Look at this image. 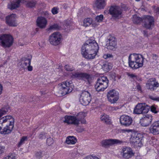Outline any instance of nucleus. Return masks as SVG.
Segmentation results:
<instances>
[{
  "label": "nucleus",
  "instance_id": "1",
  "mask_svg": "<svg viewBox=\"0 0 159 159\" xmlns=\"http://www.w3.org/2000/svg\"><path fill=\"white\" fill-rule=\"evenodd\" d=\"M9 110V107L6 106L0 109V133L8 134L11 132L14 126V120L10 116L2 117Z\"/></svg>",
  "mask_w": 159,
  "mask_h": 159
},
{
  "label": "nucleus",
  "instance_id": "2",
  "mask_svg": "<svg viewBox=\"0 0 159 159\" xmlns=\"http://www.w3.org/2000/svg\"><path fill=\"white\" fill-rule=\"evenodd\" d=\"M98 46L94 40L89 39L82 46L81 50L83 56L91 60L95 58L98 50Z\"/></svg>",
  "mask_w": 159,
  "mask_h": 159
},
{
  "label": "nucleus",
  "instance_id": "3",
  "mask_svg": "<svg viewBox=\"0 0 159 159\" xmlns=\"http://www.w3.org/2000/svg\"><path fill=\"white\" fill-rule=\"evenodd\" d=\"M144 58L140 54L133 53L128 57L129 66L133 69H136L143 66Z\"/></svg>",
  "mask_w": 159,
  "mask_h": 159
},
{
  "label": "nucleus",
  "instance_id": "4",
  "mask_svg": "<svg viewBox=\"0 0 159 159\" xmlns=\"http://www.w3.org/2000/svg\"><path fill=\"white\" fill-rule=\"evenodd\" d=\"M86 116V113L84 112H81L79 113L76 117L73 116H66L64 122L68 124H73L78 125L80 121L82 124H85L86 121L84 118Z\"/></svg>",
  "mask_w": 159,
  "mask_h": 159
},
{
  "label": "nucleus",
  "instance_id": "5",
  "mask_svg": "<svg viewBox=\"0 0 159 159\" xmlns=\"http://www.w3.org/2000/svg\"><path fill=\"white\" fill-rule=\"evenodd\" d=\"M133 21L135 24H139L142 21L143 22V26L148 29H150L154 25V19L152 16H144L143 18L134 15L133 16Z\"/></svg>",
  "mask_w": 159,
  "mask_h": 159
},
{
  "label": "nucleus",
  "instance_id": "6",
  "mask_svg": "<svg viewBox=\"0 0 159 159\" xmlns=\"http://www.w3.org/2000/svg\"><path fill=\"white\" fill-rule=\"evenodd\" d=\"M71 81H66L61 83L59 85V92L62 95H65L70 93L73 87Z\"/></svg>",
  "mask_w": 159,
  "mask_h": 159
},
{
  "label": "nucleus",
  "instance_id": "7",
  "mask_svg": "<svg viewBox=\"0 0 159 159\" xmlns=\"http://www.w3.org/2000/svg\"><path fill=\"white\" fill-rule=\"evenodd\" d=\"M108 80L106 77L102 76L98 79L95 86L98 91H103L108 87Z\"/></svg>",
  "mask_w": 159,
  "mask_h": 159
},
{
  "label": "nucleus",
  "instance_id": "8",
  "mask_svg": "<svg viewBox=\"0 0 159 159\" xmlns=\"http://www.w3.org/2000/svg\"><path fill=\"white\" fill-rule=\"evenodd\" d=\"M13 43L12 36L9 34L0 35V45L4 48H9Z\"/></svg>",
  "mask_w": 159,
  "mask_h": 159
},
{
  "label": "nucleus",
  "instance_id": "9",
  "mask_svg": "<svg viewBox=\"0 0 159 159\" xmlns=\"http://www.w3.org/2000/svg\"><path fill=\"white\" fill-rule=\"evenodd\" d=\"M144 138V137L140 134L134 133L131 135L129 140L135 146L141 147L143 145Z\"/></svg>",
  "mask_w": 159,
  "mask_h": 159
},
{
  "label": "nucleus",
  "instance_id": "10",
  "mask_svg": "<svg viewBox=\"0 0 159 159\" xmlns=\"http://www.w3.org/2000/svg\"><path fill=\"white\" fill-rule=\"evenodd\" d=\"M109 11L110 14L115 19H119L122 17V10L120 7L117 6H111Z\"/></svg>",
  "mask_w": 159,
  "mask_h": 159
},
{
  "label": "nucleus",
  "instance_id": "11",
  "mask_svg": "<svg viewBox=\"0 0 159 159\" xmlns=\"http://www.w3.org/2000/svg\"><path fill=\"white\" fill-rule=\"evenodd\" d=\"M150 108V107L145 103H138L135 107L134 112L137 114H145L148 112Z\"/></svg>",
  "mask_w": 159,
  "mask_h": 159
},
{
  "label": "nucleus",
  "instance_id": "12",
  "mask_svg": "<svg viewBox=\"0 0 159 159\" xmlns=\"http://www.w3.org/2000/svg\"><path fill=\"white\" fill-rule=\"evenodd\" d=\"M62 39V36L61 34L58 32H56L50 36L49 41L52 45L56 46L61 43Z\"/></svg>",
  "mask_w": 159,
  "mask_h": 159
},
{
  "label": "nucleus",
  "instance_id": "13",
  "mask_svg": "<svg viewBox=\"0 0 159 159\" xmlns=\"http://www.w3.org/2000/svg\"><path fill=\"white\" fill-rule=\"evenodd\" d=\"M91 99L90 94L87 91H83L80 96V101L81 103L84 106L89 104Z\"/></svg>",
  "mask_w": 159,
  "mask_h": 159
},
{
  "label": "nucleus",
  "instance_id": "14",
  "mask_svg": "<svg viewBox=\"0 0 159 159\" xmlns=\"http://www.w3.org/2000/svg\"><path fill=\"white\" fill-rule=\"evenodd\" d=\"M107 97L108 100L111 103H115L119 98V93L115 90H110L107 93Z\"/></svg>",
  "mask_w": 159,
  "mask_h": 159
},
{
  "label": "nucleus",
  "instance_id": "15",
  "mask_svg": "<svg viewBox=\"0 0 159 159\" xmlns=\"http://www.w3.org/2000/svg\"><path fill=\"white\" fill-rule=\"evenodd\" d=\"M120 122L121 125L128 127L132 124L133 122L132 118L126 115H122L120 117Z\"/></svg>",
  "mask_w": 159,
  "mask_h": 159
},
{
  "label": "nucleus",
  "instance_id": "16",
  "mask_svg": "<svg viewBox=\"0 0 159 159\" xmlns=\"http://www.w3.org/2000/svg\"><path fill=\"white\" fill-rule=\"evenodd\" d=\"M146 86L147 89L154 91L159 87V84L156 81L155 78H153L149 80Z\"/></svg>",
  "mask_w": 159,
  "mask_h": 159
},
{
  "label": "nucleus",
  "instance_id": "17",
  "mask_svg": "<svg viewBox=\"0 0 159 159\" xmlns=\"http://www.w3.org/2000/svg\"><path fill=\"white\" fill-rule=\"evenodd\" d=\"M16 16L15 14L8 15L6 17V22L9 26H16L18 25L16 20Z\"/></svg>",
  "mask_w": 159,
  "mask_h": 159
},
{
  "label": "nucleus",
  "instance_id": "18",
  "mask_svg": "<svg viewBox=\"0 0 159 159\" xmlns=\"http://www.w3.org/2000/svg\"><path fill=\"white\" fill-rule=\"evenodd\" d=\"M152 120V116L147 115L140 119V123L142 126L146 127L151 123Z\"/></svg>",
  "mask_w": 159,
  "mask_h": 159
},
{
  "label": "nucleus",
  "instance_id": "19",
  "mask_svg": "<svg viewBox=\"0 0 159 159\" xmlns=\"http://www.w3.org/2000/svg\"><path fill=\"white\" fill-rule=\"evenodd\" d=\"M149 130L150 133L154 135L159 134V120L153 122L150 127Z\"/></svg>",
  "mask_w": 159,
  "mask_h": 159
},
{
  "label": "nucleus",
  "instance_id": "20",
  "mask_svg": "<svg viewBox=\"0 0 159 159\" xmlns=\"http://www.w3.org/2000/svg\"><path fill=\"white\" fill-rule=\"evenodd\" d=\"M47 23V21L45 18L42 16L38 17L36 20L37 25L41 29L45 28Z\"/></svg>",
  "mask_w": 159,
  "mask_h": 159
},
{
  "label": "nucleus",
  "instance_id": "21",
  "mask_svg": "<svg viewBox=\"0 0 159 159\" xmlns=\"http://www.w3.org/2000/svg\"><path fill=\"white\" fill-rule=\"evenodd\" d=\"M120 142L121 141L117 139H109L102 140L101 144L102 146L105 147L108 145L120 143Z\"/></svg>",
  "mask_w": 159,
  "mask_h": 159
},
{
  "label": "nucleus",
  "instance_id": "22",
  "mask_svg": "<svg viewBox=\"0 0 159 159\" xmlns=\"http://www.w3.org/2000/svg\"><path fill=\"white\" fill-rule=\"evenodd\" d=\"M107 46L108 49L113 50L116 46V42L115 38L113 37H111L107 41Z\"/></svg>",
  "mask_w": 159,
  "mask_h": 159
},
{
  "label": "nucleus",
  "instance_id": "23",
  "mask_svg": "<svg viewBox=\"0 0 159 159\" xmlns=\"http://www.w3.org/2000/svg\"><path fill=\"white\" fill-rule=\"evenodd\" d=\"M121 152L123 153V157L126 158H129L133 155L132 150L130 148H124Z\"/></svg>",
  "mask_w": 159,
  "mask_h": 159
},
{
  "label": "nucleus",
  "instance_id": "24",
  "mask_svg": "<svg viewBox=\"0 0 159 159\" xmlns=\"http://www.w3.org/2000/svg\"><path fill=\"white\" fill-rule=\"evenodd\" d=\"M20 2H23V0H15L8 4V8L11 10L15 9L19 7Z\"/></svg>",
  "mask_w": 159,
  "mask_h": 159
},
{
  "label": "nucleus",
  "instance_id": "25",
  "mask_svg": "<svg viewBox=\"0 0 159 159\" xmlns=\"http://www.w3.org/2000/svg\"><path fill=\"white\" fill-rule=\"evenodd\" d=\"M107 0H96L95 3V7L99 9L104 8L106 5Z\"/></svg>",
  "mask_w": 159,
  "mask_h": 159
},
{
  "label": "nucleus",
  "instance_id": "26",
  "mask_svg": "<svg viewBox=\"0 0 159 159\" xmlns=\"http://www.w3.org/2000/svg\"><path fill=\"white\" fill-rule=\"evenodd\" d=\"M101 120L107 124L111 123V120L109 116L105 114H102L100 117Z\"/></svg>",
  "mask_w": 159,
  "mask_h": 159
},
{
  "label": "nucleus",
  "instance_id": "27",
  "mask_svg": "<svg viewBox=\"0 0 159 159\" xmlns=\"http://www.w3.org/2000/svg\"><path fill=\"white\" fill-rule=\"evenodd\" d=\"M31 63V59L24 58L22 59L20 66L24 69L27 68L28 65H30Z\"/></svg>",
  "mask_w": 159,
  "mask_h": 159
},
{
  "label": "nucleus",
  "instance_id": "28",
  "mask_svg": "<svg viewBox=\"0 0 159 159\" xmlns=\"http://www.w3.org/2000/svg\"><path fill=\"white\" fill-rule=\"evenodd\" d=\"M76 139L73 136H69L67 137L66 143L67 144H74L77 142Z\"/></svg>",
  "mask_w": 159,
  "mask_h": 159
},
{
  "label": "nucleus",
  "instance_id": "29",
  "mask_svg": "<svg viewBox=\"0 0 159 159\" xmlns=\"http://www.w3.org/2000/svg\"><path fill=\"white\" fill-rule=\"evenodd\" d=\"M80 80H87L89 82L91 79L90 75L87 73L80 72Z\"/></svg>",
  "mask_w": 159,
  "mask_h": 159
},
{
  "label": "nucleus",
  "instance_id": "30",
  "mask_svg": "<svg viewBox=\"0 0 159 159\" xmlns=\"http://www.w3.org/2000/svg\"><path fill=\"white\" fill-rule=\"evenodd\" d=\"M103 18V16L102 15H101L99 16H97L95 19V22H93L92 26L93 27H96L99 25V23L101 22Z\"/></svg>",
  "mask_w": 159,
  "mask_h": 159
},
{
  "label": "nucleus",
  "instance_id": "31",
  "mask_svg": "<svg viewBox=\"0 0 159 159\" xmlns=\"http://www.w3.org/2000/svg\"><path fill=\"white\" fill-rule=\"evenodd\" d=\"M93 20L91 18H85L84 21L83 25L85 27L89 26L91 24H93Z\"/></svg>",
  "mask_w": 159,
  "mask_h": 159
},
{
  "label": "nucleus",
  "instance_id": "32",
  "mask_svg": "<svg viewBox=\"0 0 159 159\" xmlns=\"http://www.w3.org/2000/svg\"><path fill=\"white\" fill-rule=\"evenodd\" d=\"M25 2H26V6L28 7L32 8L34 7L36 3V2L34 0H25Z\"/></svg>",
  "mask_w": 159,
  "mask_h": 159
},
{
  "label": "nucleus",
  "instance_id": "33",
  "mask_svg": "<svg viewBox=\"0 0 159 159\" xmlns=\"http://www.w3.org/2000/svg\"><path fill=\"white\" fill-rule=\"evenodd\" d=\"M27 139V138L26 136L23 137L20 141L19 142L18 144V147H20L23 144H24L25 141H26Z\"/></svg>",
  "mask_w": 159,
  "mask_h": 159
},
{
  "label": "nucleus",
  "instance_id": "34",
  "mask_svg": "<svg viewBox=\"0 0 159 159\" xmlns=\"http://www.w3.org/2000/svg\"><path fill=\"white\" fill-rule=\"evenodd\" d=\"M102 67V68L106 71H108L109 70V65L107 62H104Z\"/></svg>",
  "mask_w": 159,
  "mask_h": 159
},
{
  "label": "nucleus",
  "instance_id": "35",
  "mask_svg": "<svg viewBox=\"0 0 159 159\" xmlns=\"http://www.w3.org/2000/svg\"><path fill=\"white\" fill-rule=\"evenodd\" d=\"M60 26L57 24H55L51 25L48 28L49 30H57L60 29Z\"/></svg>",
  "mask_w": 159,
  "mask_h": 159
},
{
  "label": "nucleus",
  "instance_id": "36",
  "mask_svg": "<svg viewBox=\"0 0 159 159\" xmlns=\"http://www.w3.org/2000/svg\"><path fill=\"white\" fill-rule=\"evenodd\" d=\"M80 72H74L72 73L71 77L73 78H77L80 80Z\"/></svg>",
  "mask_w": 159,
  "mask_h": 159
},
{
  "label": "nucleus",
  "instance_id": "37",
  "mask_svg": "<svg viewBox=\"0 0 159 159\" xmlns=\"http://www.w3.org/2000/svg\"><path fill=\"white\" fill-rule=\"evenodd\" d=\"M16 155L14 154H10L7 156L4 157L3 159H15Z\"/></svg>",
  "mask_w": 159,
  "mask_h": 159
},
{
  "label": "nucleus",
  "instance_id": "38",
  "mask_svg": "<svg viewBox=\"0 0 159 159\" xmlns=\"http://www.w3.org/2000/svg\"><path fill=\"white\" fill-rule=\"evenodd\" d=\"M43 155L41 152H37L35 153V156L37 158L39 159L42 157Z\"/></svg>",
  "mask_w": 159,
  "mask_h": 159
},
{
  "label": "nucleus",
  "instance_id": "39",
  "mask_svg": "<svg viewBox=\"0 0 159 159\" xmlns=\"http://www.w3.org/2000/svg\"><path fill=\"white\" fill-rule=\"evenodd\" d=\"M53 143V140L51 138H48L47 140V143L49 146L51 145Z\"/></svg>",
  "mask_w": 159,
  "mask_h": 159
},
{
  "label": "nucleus",
  "instance_id": "40",
  "mask_svg": "<svg viewBox=\"0 0 159 159\" xmlns=\"http://www.w3.org/2000/svg\"><path fill=\"white\" fill-rule=\"evenodd\" d=\"M103 57L105 59H107V58H111L113 57V56L112 54H104L103 56Z\"/></svg>",
  "mask_w": 159,
  "mask_h": 159
},
{
  "label": "nucleus",
  "instance_id": "41",
  "mask_svg": "<svg viewBox=\"0 0 159 159\" xmlns=\"http://www.w3.org/2000/svg\"><path fill=\"white\" fill-rule=\"evenodd\" d=\"M149 97L152 100L159 102V97H154L152 96L149 95Z\"/></svg>",
  "mask_w": 159,
  "mask_h": 159
},
{
  "label": "nucleus",
  "instance_id": "42",
  "mask_svg": "<svg viewBox=\"0 0 159 159\" xmlns=\"http://www.w3.org/2000/svg\"><path fill=\"white\" fill-rule=\"evenodd\" d=\"M65 68L66 70L68 71H72L73 70L72 67L68 65H66Z\"/></svg>",
  "mask_w": 159,
  "mask_h": 159
},
{
  "label": "nucleus",
  "instance_id": "43",
  "mask_svg": "<svg viewBox=\"0 0 159 159\" xmlns=\"http://www.w3.org/2000/svg\"><path fill=\"white\" fill-rule=\"evenodd\" d=\"M150 108L151 109V111L153 113H157V111L156 110V108L153 106H152L151 107H150Z\"/></svg>",
  "mask_w": 159,
  "mask_h": 159
},
{
  "label": "nucleus",
  "instance_id": "44",
  "mask_svg": "<svg viewBox=\"0 0 159 159\" xmlns=\"http://www.w3.org/2000/svg\"><path fill=\"white\" fill-rule=\"evenodd\" d=\"M53 14H56L58 12L57 8L54 7L51 10Z\"/></svg>",
  "mask_w": 159,
  "mask_h": 159
},
{
  "label": "nucleus",
  "instance_id": "45",
  "mask_svg": "<svg viewBox=\"0 0 159 159\" xmlns=\"http://www.w3.org/2000/svg\"><path fill=\"white\" fill-rule=\"evenodd\" d=\"M45 134V133L40 134L39 136V138L41 139H45L46 137Z\"/></svg>",
  "mask_w": 159,
  "mask_h": 159
},
{
  "label": "nucleus",
  "instance_id": "46",
  "mask_svg": "<svg viewBox=\"0 0 159 159\" xmlns=\"http://www.w3.org/2000/svg\"><path fill=\"white\" fill-rule=\"evenodd\" d=\"M128 75L132 79H137V76L134 74L128 73Z\"/></svg>",
  "mask_w": 159,
  "mask_h": 159
},
{
  "label": "nucleus",
  "instance_id": "47",
  "mask_svg": "<svg viewBox=\"0 0 159 159\" xmlns=\"http://www.w3.org/2000/svg\"><path fill=\"white\" fill-rule=\"evenodd\" d=\"M5 147L0 145V155L3 153L4 152Z\"/></svg>",
  "mask_w": 159,
  "mask_h": 159
},
{
  "label": "nucleus",
  "instance_id": "48",
  "mask_svg": "<svg viewBox=\"0 0 159 159\" xmlns=\"http://www.w3.org/2000/svg\"><path fill=\"white\" fill-rule=\"evenodd\" d=\"M118 109V108L116 107H109V110L112 111L116 110Z\"/></svg>",
  "mask_w": 159,
  "mask_h": 159
},
{
  "label": "nucleus",
  "instance_id": "49",
  "mask_svg": "<svg viewBox=\"0 0 159 159\" xmlns=\"http://www.w3.org/2000/svg\"><path fill=\"white\" fill-rule=\"evenodd\" d=\"M42 15L47 17H48L49 13L47 11H44L42 13Z\"/></svg>",
  "mask_w": 159,
  "mask_h": 159
},
{
  "label": "nucleus",
  "instance_id": "50",
  "mask_svg": "<svg viewBox=\"0 0 159 159\" xmlns=\"http://www.w3.org/2000/svg\"><path fill=\"white\" fill-rule=\"evenodd\" d=\"M27 68L28 69V70L29 71H31L32 70L33 68L32 67L30 66V65H28V66Z\"/></svg>",
  "mask_w": 159,
  "mask_h": 159
},
{
  "label": "nucleus",
  "instance_id": "51",
  "mask_svg": "<svg viewBox=\"0 0 159 159\" xmlns=\"http://www.w3.org/2000/svg\"><path fill=\"white\" fill-rule=\"evenodd\" d=\"M152 57L153 59L155 60H157L158 58L156 54H153Z\"/></svg>",
  "mask_w": 159,
  "mask_h": 159
},
{
  "label": "nucleus",
  "instance_id": "52",
  "mask_svg": "<svg viewBox=\"0 0 159 159\" xmlns=\"http://www.w3.org/2000/svg\"><path fill=\"white\" fill-rule=\"evenodd\" d=\"M3 90V87L2 85L0 84V95L2 93V91Z\"/></svg>",
  "mask_w": 159,
  "mask_h": 159
},
{
  "label": "nucleus",
  "instance_id": "53",
  "mask_svg": "<svg viewBox=\"0 0 159 159\" xmlns=\"http://www.w3.org/2000/svg\"><path fill=\"white\" fill-rule=\"evenodd\" d=\"M143 33L145 36H147V32L146 30H143Z\"/></svg>",
  "mask_w": 159,
  "mask_h": 159
},
{
  "label": "nucleus",
  "instance_id": "54",
  "mask_svg": "<svg viewBox=\"0 0 159 159\" xmlns=\"http://www.w3.org/2000/svg\"><path fill=\"white\" fill-rule=\"evenodd\" d=\"M78 129H78L77 130L79 132H82L84 131V129H80V130H79Z\"/></svg>",
  "mask_w": 159,
  "mask_h": 159
},
{
  "label": "nucleus",
  "instance_id": "55",
  "mask_svg": "<svg viewBox=\"0 0 159 159\" xmlns=\"http://www.w3.org/2000/svg\"><path fill=\"white\" fill-rule=\"evenodd\" d=\"M157 12L159 13V7H158V8H157Z\"/></svg>",
  "mask_w": 159,
  "mask_h": 159
},
{
  "label": "nucleus",
  "instance_id": "56",
  "mask_svg": "<svg viewBox=\"0 0 159 159\" xmlns=\"http://www.w3.org/2000/svg\"><path fill=\"white\" fill-rule=\"evenodd\" d=\"M39 28H36V31L37 32L38 31Z\"/></svg>",
  "mask_w": 159,
  "mask_h": 159
},
{
  "label": "nucleus",
  "instance_id": "57",
  "mask_svg": "<svg viewBox=\"0 0 159 159\" xmlns=\"http://www.w3.org/2000/svg\"><path fill=\"white\" fill-rule=\"evenodd\" d=\"M41 93H42V94H44L45 93L43 92H42V91H41Z\"/></svg>",
  "mask_w": 159,
  "mask_h": 159
},
{
  "label": "nucleus",
  "instance_id": "58",
  "mask_svg": "<svg viewBox=\"0 0 159 159\" xmlns=\"http://www.w3.org/2000/svg\"><path fill=\"white\" fill-rule=\"evenodd\" d=\"M136 1H139L140 0H136Z\"/></svg>",
  "mask_w": 159,
  "mask_h": 159
},
{
  "label": "nucleus",
  "instance_id": "59",
  "mask_svg": "<svg viewBox=\"0 0 159 159\" xmlns=\"http://www.w3.org/2000/svg\"><path fill=\"white\" fill-rule=\"evenodd\" d=\"M139 88H140V87H138V89H139Z\"/></svg>",
  "mask_w": 159,
  "mask_h": 159
}]
</instances>
